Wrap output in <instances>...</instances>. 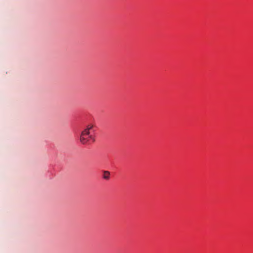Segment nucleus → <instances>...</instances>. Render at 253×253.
<instances>
[{"mask_svg":"<svg viewBox=\"0 0 253 253\" xmlns=\"http://www.w3.org/2000/svg\"><path fill=\"white\" fill-rule=\"evenodd\" d=\"M92 131L93 126L89 125L87 126L86 128L82 132L80 136V141L82 144H86L90 141H92V142L94 141V138L92 135Z\"/></svg>","mask_w":253,"mask_h":253,"instance_id":"f257e3e1","label":"nucleus"},{"mask_svg":"<svg viewBox=\"0 0 253 253\" xmlns=\"http://www.w3.org/2000/svg\"><path fill=\"white\" fill-rule=\"evenodd\" d=\"M103 178L108 180L110 178V172L109 171L104 170L103 171Z\"/></svg>","mask_w":253,"mask_h":253,"instance_id":"f03ea898","label":"nucleus"}]
</instances>
